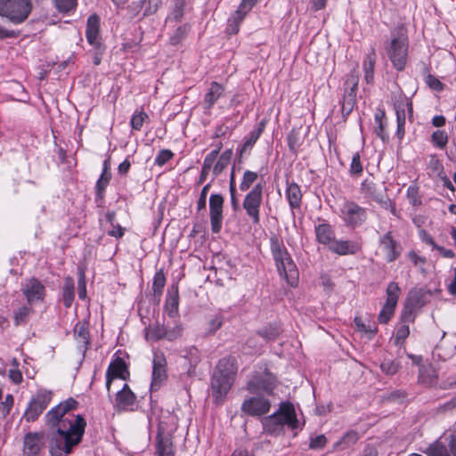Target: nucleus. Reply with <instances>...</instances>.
Masks as SVG:
<instances>
[{
	"mask_svg": "<svg viewBox=\"0 0 456 456\" xmlns=\"http://www.w3.org/2000/svg\"><path fill=\"white\" fill-rule=\"evenodd\" d=\"M224 88L217 82H212L208 91L206 93L203 100V106L205 110H209L218 99L224 94Z\"/></svg>",
	"mask_w": 456,
	"mask_h": 456,
	"instance_id": "393cba45",
	"label": "nucleus"
},
{
	"mask_svg": "<svg viewBox=\"0 0 456 456\" xmlns=\"http://www.w3.org/2000/svg\"><path fill=\"white\" fill-rule=\"evenodd\" d=\"M410 334L409 326L406 324H403L396 330V334L395 338V344L396 346H401L403 344L404 340L408 338Z\"/></svg>",
	"mask_w": 456,
	"mask_h": 456,
	"instance_id": "864d4df0",
	"label": "nucleus"
},
{
	"mask_svg": "<svg viewBox=\"0 0 456 456\" xmlns=\"http://www.w3.org/2000/svg\"><path fill=\"white\" fill-rule=\"evenodd\" d=\"M135 402L136 395L127 384H124L122 388L116 394L114 408L118 411H133Z\"/></svg>",
	"mask_w": 456,
	"mask_h": 456,
	"instance_id": "aec40b11",
	"label": "nucleus"
},
{
	"mask_svg": "<svg viewBox=\"0 0 456 456\" xmlns=\"http://www.w3.org/2000/svg\"><path fill=\"white\" fill-rule=\"evenodd\" d=\"M18 37V33L14 30H10L0 25V40L6 38H15Z\"/></svg>",
	"mask_w": 456,
	"mask_h": 456,
	"instance_id": "774afa93",
	"label": "nucleus"
},
{
	"mask_svg": "<svg viewBox=\"0 0 456 456\" xmlns=\"http://www.w3.org/2000/svg\"><path fill=\"white\" fill-rule=\"evenodd\" d=\"M224 198L220 194H212L209 198L211 230L218 233L222 228Z\"/></svg>",
	"mask_w": 456,
	"mask_h": 456,
	"instance_id": "f3484780",
	"label": "nucleus"
},
{
	"mask_svg": "<svg viewBox=\"0 0 456 456\" xmlns=\"http://www.w3.org/2000/svg\"><path fill=\"white\" fill-rule=\"evenodd\" d=\"M361 192L364 198L376 201L382 208L389 209L393 215H395V208L387 197L386 189L382 186H378L371 180L365 179L361 184Z\"/></svg>",
	"mask_w": 456,
	"mask_h": 456,
	"instance_id": "6e6552de",
	"label": "nucleus"
},
{
	"mask_svg": "<svg viewBox=\"0 0 456 456\" xmlns=\"http://www.w3.org/2000/svg\"><path fill=\"white\" fill-rule=\"evenodd\" d=\"M380 368L387 375H394L398 371L399 364L395 361L387 360L381 363Z\"/></svg>",
	"mask_w": 456,
	"mask_h": 456,
	"instance_id": "13d9d810",
	"label": "nucleus"
},
{
	"mask_svg": "<svg viewBox=\"0 0 456 456\" xmlns=\"http://www.w3.org/2000/svg\"><path fill=\"white\" fill-rule=\"evenodd\" d=\"M281 329L277 325H269L258 331V334L265 340H274L279 337Z\"/></svg>",
	"mask_w": 456,
	"mask_h": 456,
	"instance_id": "c03bdc74",
	"label": "nucleus"
},
{
	"mask_svg": "<svg viewBox=\"0 0 456 456\" xmlns=\"http://www.w3.org/2000/svg\"><path fill=\"white\" fill-rule=\"evenodd\" d=\"M31 11V0H0V16L6 18L12 24L24 22Z\"/></svg>",
	"mask_w": 456,
	"mask_h": 456,
	"instance_id": "0eeeda50",
	"label": "nucleus"
},
{
	"mask_svg": "<svg viewBox=\"0 0 456 456\" xmlns=\"http://www.w3.org/2000/svg\"><path fill=\"white\" fill-rule=\"evenodd\" d=\"M265 126V122L262 120L258 124V126L249 133L248 138L246 139L244 144L240 149V155L245 153L247 151H250L253 148L254 144L256 142V141L259 139L260 135L264 132Z\"/></svg>",
	"mask_w": 456,
	"mask_h": 456,
	"instance_id": "2f4dec72",
	"label": "nucleus"
},
{
	"mask_svg": "<svg viewBox=\"0 0 456 456\" xmlns=\"http://www.w3.org/2000/svg\"><path fill=\"white\" fill-rule=\"evenodd\" d=\"M262 424L265 432L274 436L281 434L286 425L292 430L297 429L298 419L293 404L290 403H281L276 412L262 419Z\"/></svg>",
	"mask_w": 456,
	"mask_h": 456,
	"instance_id": "7ed1b4c3",
	"label": "nucleus"
},
{
	"mask_svg": "<svg viewBox=\"0 0 456 456\" xmlns=\"http://www.w3.org/2000/svg\"><path fill=\"white\" fill-rule=\"evenodd\" d=\"M271 250L280 276L289 286L296 287L298 282L297 268L284 245L276 237L271 239Z\"/></svg>",
	"mask_w": 456,
	"mask_h": 456,
	"instance_id": "20e7f679",
	"label": "nucleus"
},
{
	"mask_svg": "<svg viewBox=\"0 0 456 456\" xmlns=\"http://www.w3.org/2000/svg\"><path fill=\"white\" fill-rule=\"evenodd\" d=\"M359 439V435L355 431H348L344 436L335 444V447L341 450L346 449L351 445L354 444Z\"/></svg>",
	"mask_w": 456,
	"mask_h": 456,
	"instance_id": "4c0bfd02",
	"label": "nucleus"
},
{
	"mask_svg": "<svg viewBox=\"0 0 456 456\" xmlns=\"http://www.w3.org/2000/svg\"><path fill=\"white\" fill-rule=\"evenodd\" d=\"M268 396L261 394L247 396L241 403V412L250 417H260L268 413L271 409V402Z\"/></svg>",
	"mask_w": 456,
	"mask_h": 456,
	"instance_id": "1a4fd4ad",
	"label": "nucleus"
},
{
	"mask_svg": "<svg viewBox=\"0 0 456 456\" xmlns=\"http://www.w3.org/2000/svg\"><path fill=\"white\" fill-rule=\"evenodd\" d=\"M185 5L186 0H173V7L167 20L180 21L183 17Z\"/></svg>",
	"mask_w": 456,
	"mask_h": 456,
	"instance_id": "f704fd0d",
	"label": "nucleus"
},
{
	"mask_svg": "<svg viewBox=\"0 0 456 456\" xmlns=\"http://www.w3.org/2000/svg\"><path fill=\"white\" fill-rule=\"evenodd\" d=\"M426 83L431 89L436 92H440L444 88L441 81L433 75H428L426 77Z\"/></svg>",
	"mask_w": 456,
	"mask_h": 456,
	"instance_id": "338daca9",
	"label": "nucleus"
},
{
	"mask_svg": "<svg viewBox=\"0 0 456 456\" xmlns=\"http://www.w3.org/2000/svg\"><path fill=\"white\" fill-rule=\"evenodd\" d=\"M232 156V150L224 151L219 157L217 162L213 167V173L216 176L220 175L230 164L231 159Z\"/></svg>",
	"mask_w": 456,
	"mask_h": 456,
	"instance_id": "c9c22d12",
	"label": "nucleus"
},
{
	"mask_svg": "<svg viewBox=\"0 0 456 456\" xmlns=\"http://www.w3.org/2000/svg\"><path fill=\"white\" fill-rule=\"evenodd\" d=\"M360 245L352 240H336L330 245L329 249L339 256L354 255L360 250Z\"/></svg>",
	"mask_w": 456,
	"mask_h": 456,
	"instance_id": "b1692460",
	"label": "nucleus"
},
{
	"mask_svg": "<svg viewBox=\"0 0 456 456\" xmlns=\"http://www.w3.org/2000/svg\"><path fill=\"white\" fill-rule=\"evenodd\" d=\"M166 338L167 340H175L182 336L183 328L180 324H175L173 327L166 326Z\"/></svg>",
	"mask_w": 456,
	"mask_h": 456,
	"instance_id": "4d7b16f0",
	"label": "nucleus"
},
{
	"mask_svg": "<svg viewBox=\"0 0 456 456\" xmlns=\"http://www.w3.org/2000/svg\"><path fill=\"white\" fill-rule=\"evenodd\" d=\"M145 5V0L133 1L128 6L127 11L132 18L137 16L143 6Z\"/></svg>",
	"mask_w": 456,
	"mask_h": 456,
	"instance_id": "0e129e2a",
	"label": "nucleus"
},
{
	"mask_svg": "<svg viewBox=\"0 0 456 456\" xmlns=\"http://www.w3.org/2000/svg\"><path fill=\"white\" fill-rule=\"evenodd\" d=\"M257 173L246 170L243 174L242 181L240 184V190L245 191L250 188V186L257 179Z\"/></svg>",
	"mask_w": 456,
	"mask_h": 456,
	"instance_id": "49530a36",
	"label": "nucleus"
},
{
	"mask_svg": "<svg viewBox=\"0 0 456 456\" xmlns=\"http://www.w3.org/2000/svg\"><path fill=\"white\" fill-rule=\"evenodd\" d=\"M327 444V438L324 435H318L312 437L309 444V448L312 450L322 449Z\"/></svg>",
	"mask_w": 456,
	"mask_h": 456,
	"instance_id": "e2e57ef3",
	"label": "nucleus"
},
{
	"mask_svg": "<svg viewBox=\"0 0 456 456\" xmlns=\"http://www.w3.org/2000/svg\"><path fill=\"white\" fill-rule=\"evenodd\" d=\"M425 453L428 456H452L448 449L439 442L430 444Z\"/></svg>",
	"mask_w": 456,
	"mask_h": 456,
	"instance_id": "ea45409f",
	"label": "nucleus"
},
{
	"mask_svg": "<svg viewBox=\"0 0 456 456\" xmlns=\"http://www.w3.org/2000/svg\"><path fill=\"white\" fill-rule=\"evenodd\" d=\"M145 9L143 12V16H149L154 14L158 9L161 6V0H145Z\"/></svg>",
	"mask_w": 456,
	"mask_h": 456,
	"instance_id": "bf43d9fd",
	"label": "nucleus"
},
{
	"mask_svg": "<svg viewBox=\"0 0 456 456\" xmlns=\"http://www.w3.org/2000/svg\"><path fill=\"white\" fill-rule=\"evenodd\" d=\"M149 117L146 112L139 111L135 112L131 118L130 124L134 130H141L144 121L148 119Z\"/></svg>",
	"mask_w": 456,
	"mask_h": 456,
	"instance_id": "8fccbe9b",
	"label": "nucleus"
},
{
	"mask_svg": "<svg viewBox=\"0 0 456 456\" xmlns=\"http://www.w3.org/2000/svg\"><path fill=\"white\" fill-rule=\"evenodd\" d=\"M210 189V183L206 184L200 192V198L197 201V209L198 211H200L202 209H206L207 206V195Z\"/></svg>",
	"mask_w": 456,
	"mask_h": 456,
	"instance_id": "69168bd1",
	"label": "nucleus"
},
{
	"mask_svg": "<svg viewBox=\"0 0 456 456\" xmlns=\"http://www.w3.org/2000/svg\"><path fill=\"white\" fill-rule=\"evenodd\" d=\"M263 200V186L256 184L244 198L242 207L254 224L260 222V207Z\"/></svg>",
	"mask_w": 456,
	"mask_h": 456,
	"instance_id": "9d476101",
	"label": "nucleus"
},
{
	"mask_svg": "<svg viewBox=\"0 0 456 456\" xmlns=\"http://www.w3.org/2000/svg\"><path fill=\"white\" fill-rule=\"evenodd\" d=\"M362 172V166L361 163V156L359 152L353 155L352 162L350 165V173L352 175H360Z\"/></svg>",
	"mask_w": 456,
	"mask_h": 456,
	"instance_id": "680f3d73",
	"label": "nucleus"
},
{
	"mask_svg": "<svg viewBox=\"0 0 456 456\" xmlns=\"http://www.w3.org/2000/svg\"><path fill=\"white\" fill-rule=\"evenodd\" d=\"M358 77L354 73H351L347 76L346 80L345 82V94L344 98L350 101H356V93L358 88Z\"/></svg>",
	"mask_w": 456,
	"mask_h": 456,
	"instance_id": "473e14b6",
	"label": "nucleus"
},
{
	"mask_svg": "<svg viewBox=\"0 0 456 456\" xmlns=\"http://www.w3.org/2000/svg\"><path fill=\"white\" fill-rule=\"evenodd\" d=\"M86 37L87 42L97 51L103 50L100 35V18L95 13L90 15L87 19Z\"/></svg>",
	"mask_w": 456,
	"mask_h": 456,
	"instance_id": "6ab92c4d",
	"label": "nucleus"
},
{
	"mask_svg": "<svg viewBox=\"0 0 456 456\" xmlns=\"http://www.w3.org/2000/svg\"><path fill=\"white\" fill-rule=\"evenodd\" d=\"M341 218L346 226L358 227L367 219L366 209L353 201H346L341 208Z\"/></svg>",
	"mask_w": 456,
	"mask_h": 456,
	"instance_id": "f8f14e48",
	"label": "nucleus"
},
{
	"mask_svg": "<svg viewBox=\"0 0 456 456\" xmlns=\"http://www.w3.org/2000/svg\"><path fill=\"white\" fill-rule=\"evenodd\" d=\"M287 141L290 151L296 152L304 141V137L301 134V129L293 128L288 134Z\"/></svg>",
	"mask_w": 456,
	"mask_h": 456,
	"instance_id": "e433bc0d",
	"label": "nucleus"
},
{
	"mask_svg": "<svg viewBox=\"0 0 456 456\" xmlns=\"http://www.w3.org/2000/svg\"><path fill=\"white\" fill-rule=\"evenodd\" d=\"M424 293L421 289L411 290L408 295L406 310L403 314V322H413V311L419 309L424 305Z\"/></svg>",
	"mask_w": 456,
	"mask_h": 456,
	"instance_id": "4be33fe9",
	"label": "nucleus"
},
{
	"mask_svg": "<svg viewBox=\"0 0 456 456\" xmlns=\"http://www.w3.org/2000/svg\"><path fill=\"white\" fill-rule=\"evenodd\" d=\"M277 387V379L266 368L255 370L246 384V389L251 394L273 395Z\"/></svg>",
	"mask_w": 456,
	"mask_h": 456,
	"instance_id": "423d86ee",
	"label": "nucleus"
},
{
	"mask_svg": "<svg viewBox=\"0 0 456 456\" xmlns=\"http://www.w3.org/2000/svg\"><path fill=\"white\" fill-rule=\"evenodd\" d=\"M237 371L238 366L234 357H224L218 362L211 379L212 396L215 403H224L233 385Z\"/></svg>",
	"mask_w": 456,
	"mask_h": 456,
	"instance_id": "f03ea898",
	"label": "nucleus"
},
{
	"mask_svg": "<svg viewBox=\"0 0 456 456\" xmlns=\"http://www.w3.org/2000/svg\"><path fill=\"white\" fill-rule=\"evenodd\" d=\"M49 401L50 397L46 394H38L33 397L24 413L26 420L35 421L47 407Z\"/></svg>",
	"mask_w": 456,
	"mask_h": 456,
	"instance_id": "412c9836",
	"label": "nucleus"
},
{
	"mask_svg": "<svg viewBox=\"0 0 456 456\" xmlns=\"http://www.w3.org/2000/svg\"><path fill=\"white\" fill-rule=\"evenodd\" d=\"M166 326L157 324L156 326H153L152 328L146 330V338L153 341H157L161 338H166Z\"/></svg>",
	"mask_w": 456,
	"mask_h": 456,
	"instance_id": "a19ab883",
	"label": "nucleus"
},
{
	"mask_svg": "<svg viewBox=\"0 0 456 456\" xmlns=\"http://www.w3.org/2000/svg\"><path fill=\"white\" fill-rule=\"evenodd\" d=\"M77 407V402L69 398L49 411L45 415L49 430L26 433L21 456H45L47 448L51 456H69L82 441L86 426L81 415L71 412Z\"/></svg>",
	"mask_w": 456,
	"mask_h": 456,
	"instance_id": "f257e3e1",
	"label": "nucleus"
},
{
	"mask_svg": "<svg viewBox=\"0 0 456 456\" xmlns=\"http://www.w3.org/2000/svg\"><path fill=\"white\" fill-rule=\"evenodd\" d=\"M13 403H14V399L11 394L7 395L5 396L4 401L0 403V413L4 418H5L7 415H9V413L13 406Z\"/></svg>",
	"mask_w": 456,
	"mask_h": 456,
	"instance_id": "6e6d98bb",
	"label": "nucleus"
},
{
	"mask_svg": "<svg viewBox=\"0 0 456 456\" xmlns=\"http://www.w3.org/2000/svg\"><path fill=\"white\" fill-rule=\"evenodd\" d=\"M400 288L395 281H391L387 288V300L379 314V322L387 323L392 317L400 295Z\"/></svg>",
	"mask_w": 456,
	"mask_h": 456,
	"instance_id": "ddd939ff",
	"label": "nucleus"
},
{
	"mask_svg": "<svg viewBox=\"0 0 456 456\" xmlns=\"http://www.w3.org/2000/svg\"><path fill=\"white\" fill-rule=\"evenodd\" d=\"M407 198L410 203L413 206L421 205L420 196L419 194V189L415 185H411L407 189Z\"/></svg>",
	"mask_w": 456,
	"mask_h": 456,
	"instance_id": "5fc2aeb1",
	"label": "nucleus"
},
{
	"mask_svg": "<svg viewBox=\"0 0 456 456\" xmlns=\"http://www.w3.org/2000/svg\"><path fill=\"white\" fill-rule=\"evenodd\" d=\"M129 376V371L125 361L117 357L110 364L106 371V389L108 393L110 392V387L114 379H119L126 380Z\"/></svg>",
	"mask_w": 456,
	"mask_h": 456,
	"instance_id": "dca6fc26",
	"label": "nucleus"
},
{
	"mask_svg": "<svg viewBox=\"0 0 456 456\" xmlns=\"http://www.w3.org/2000/svg\"><path fill=\"white\" fill-rule=\"evenodd\" d=\"M21 291L28 305H33L45 300L46 290L42 282L31 278L21 285Z\"/></svg>",
	"mask_w": 456,
	"mask_h": 456,
	"instance_id": "4468645a",
	"label": "nucleus"
},
{
	"mask_svg": "<svg viewBox=\"0 0 456 456\" xmlns=\"http://www.w3.org/2000/svg\"><path fill=\"white\" fill-rule=\"evenodd\" d=\"M156 440L157 456H174L171 436L164 433L160 426L158 428Z\"/></svg>",
	"mask_w": 456,
	"mask_h": 456,
	"instance_id": "5701e85b",
	"label": "nucleus"
},
{
	"mask_svg": "<svg viewBox=\"0 0 456 456\" xmlns=\"http://www.w3.org/2000/svg\"><path fill=\"white\" fill-rule=\"evenodd\" d=\"M111 179L110 173V159H107L103 161L102 172L96 182V195L98 198L102 199L104 195V191L106 187L108 186L110 181Z\"/></svg>",
	"mask_w": 456,
	"mask_h": 456,
	"instance_id": "a878e982",
	"label": "nucleus"
},
{
	"mask_svg": "<svg viewBox=\"0 0 456 456\" xmlns=\"http://www.w3.org/2000/svg\"><path fill=\"white\" fill-rule=\"evenodd\" d=\"M376 63V53L374 49L366 54L362 68L364 71V79L366 83L371 84L374 80V67Z\"/></svg>",
	"mask_w": 456,
	"mask_h": 456,
	"instance_id": "7c9ffc66",
	"label": "nucleus"
},
{
	"mask_svg": "<svg viewBox=\"0 0 456 456\" xmlns=\"http://www.w3.org/2000/svg\"><path fill=\"white\" fill-rule=\"evenodd\" d=\"M374 120L377 125L374 129L376 135L379 137L383 142L387 141L388 136L386 133L387 119L384 110H379L375 113Z\"/></svg>",
	"mask_w": 456,
	"mask_h": 456,
	"instance_id": "72a5a7b5",
	"label": "nucleus"
},
{
	"mask_svg": "<svg viewBox=\"0 0 456 456\" xmlns=\"http://www.w3.org/2000/svg\"><path fill=\"white\" fill-rule=\"evenodd\" d=\"M173 156L174 153L170 150H161L155 158V164L162 167L169 161Z\"/></svg>",
	"mask_w": 456,
	"mask_h": 456,
	"instance_id": "052dcab7",
	"label": "nucleus"
},
{
	"mask_svg": "<svg viewBox=\"0 0 456 456\" xmlns=\"http://www.w3.org/2000/svg\"><path fill=\"white\" fill-rule=\"evenodd\" d=\"M152 380L151 388L158 390L167 379V360L162 352H155L152 361Z\"/></svg>",
	"mask_w": 456,
	"mask_h": 456,
	"instance_id": "2eb2a0df",
	"label": "nucleus"
},
{
	"mask_svg": "<svg viewBox=\"0 0 456 456\" xmlns=\"http://www.w3.org/2000/svg\"><path fill=\"white\" fill-rule=\"evenodd\" d=\"M63 305L69 308L71 306L74 300V285L72 281H68L62 289Z\"/></svg>",
	"mask_w": 456,
	"mask_h": 456,
	"instance_id": "37998d69",
	"label": "nucleus"
},
{
	"mask_svg": "<svg viewBox=\"0 0 456 456\" xmlns=\"http://www.w3.org/2000/svg\"><path fill=\"white\" fill-rule=\"evenodd\" d=\"M403 247L395 240L392 235V232H387L379 237V251L376 255L380 254L387 263L395 262L402 254Z\"/></svg>",
	"mask_w": 456,
	"mask_h": 456,
	"instance_id": "9b49d317",
	"label": "nucleus"
},
{
	"mask_svg": "<svg viewBox=\"0 0 456 456\" xmlns=\"http://www.w3.org/2000/svg\"><path fill=\"white\" fill-rule=\"evenodd\" d=\"M395 107L396 119H399V118L401 119V118L403 120L406 119V114H405L406 108L408 109L409 114L410 115L412 114V104L409 101H406L405 102H398L395 104Z\"/></svg>",
	"mask_w": 456,
	"mask_h": 456,
	"instance_id": "3c124183",
	"label": "nucleus"
},
{
	"mask_svg": "<svg viewBox=\"0 0 456 456\" xmlns=\"http://www.w3.org/2000/svg\"><path fill=\"white\" fill-rule=\"evenodd\" d=\"M166 284V277L164 274L163 270H159L156 272L154 278H153V284H152V289L154 296L157 297L159 299L160 296L162 295L163 289Z\"/></svg>",
	"mask_w": 456,
	"mask_h": 456,
	"instance_id": "58836bf2",
	"label": "nucleus"
},
{
	"mask_svg": "<svg viewBox=\"0 0 456 456\" xmlns=\"http://www.w3.org/2000/svg\"><path fill=\"white\" fill-rule=\"evenodd\" d=\"M179 295L177 286L168 290L165 304V309L170 317H175L178 314Z\"/></svg>",
	"mask_w": 456,
	"mask_h": 456,
	"instance_id": "c756f323",
	"label": "nucleus"
},
{
	"mask_svg": "<svg viewBox=\"0 0 456 456\" xmlns=\"http://www.w3.org/2000/svg\"><path fill=\"white\" fill-rule=\"evenodd\" d=\"M55 7L61 12H69L77 7V0H53Z\"/></svg>",
	"mask_w": 456,
	"mask_h": 456,
	"instance_id": "09e8293b",
	"label": "nucleus"
},
{
	"mask_svg": "<svg viewBox=\"0 0 456 456\" xmlns=\"http://www.w3.org/2000/svg\"><path fill=\"white\" fill-rule=\"evenodd\" d=\"M387 54L397 70L404 69L408 55V37L403 27H399L392 32Z\"/></svg>",
	"mask_w": 456,
	"mask_h": 456,
	"instance_id": "39448f33",
	"label": "nucleus"
},
{
	"mask_svg": "<svg viewBox=\"0 0 456 456\" xmlns=\"http://www.w3.org/2000/svg\"><path fill=\"white\" fill-rule=\"evenodd\" d=\"M354 322L358 330L369 334L370 338L373 337L378 331V328L376 327V325H366L360 317H355Z\"/></svg>",
	"mask_w": 456,
	"mask_h": 456,
	"instance_id": "603ef678",
	"label": "nucleus"
},
{
	"mask_svg": "<svg viewBox=\"0 0 456 456\" xmlns=\"http://www.w3.org/2000/svg\"><path fill=\"white\" fill-rule=\"evenodd\" d=\"M32 308L28 305L20 307L14 314V323L15 325L25 324L32 313Z\"/></svg>",
	"mask_w": 456,
	"mask_h": 456,
	"instance_id": "79ce46f5",
	"label": "nucleus"
},
{
	"mask_svg": "<svg viewBox=\"0 0 456 456\" xmlns=\"http://www.w3.org/2000/svg\"><path fill=\"white\" fill-rule=\"evenodd\" d=\"M302 191L300 186L292 182L288 183L286 189V198L292 209L300 208L302 202Z\"/></svg>",
	"mask_w": 456,
	"mask_h": 456,
	"instance_id": "cd10ccee",
	"label": "nucleus"
},
{
	"mask_svg": "<svg viewBox=\"0 0 456 456\" xmlns=\"http://www.w3.org/2000/svg\"><path fill=\"white\" fill-rule=\"evenodd\" d=\"M256 4V0H242L238 9L228 20L227 30L229 34H237L240 29V24L244 20L248 12Z\"/></svg>",
	"mask_w": 456,
	"mask_h": 456,
	"instance_id": "a211bd4d",
	"label": "nucleus"
},
{
	"mask_svg": "<svg viewBox=\"0 0 456 456\" xmlns=\"http://www.w3.org/2000/svg\"><path fill=\"white\" fill-rule=\"evenodd\" d=\"M190 25L183 24L176 28L175 33L170 37V43L174 45H178L189 33Z\"/></svg>",
	"mask_w": 456,
	"mask_h": 456,
	"instance_id": "a18cd8bd",
	"label": "nucleus"
},
{
	"mask_svg": "<svg viewBox=\"0 0 456 456\" xmlns=\"http://www.w3.org/2000/svg\"><path fill=\"white\" fill-rule=\"evenodd\" d=\"M315 236L319 243L330 245L335 240V232L330 224L322 223L315 226Z\"/></svg>",
	"mask_w": 456,
	"mask_h": 456,
	"instance_id": "bb28decb",
	"label": "nucleus"
},
{
	"mask_svg": "<svg viewBox=\"0 0 456 456\" xmlns=\"http://www.w3.org/2000/svg\"><path fill=\"white\" fill-rule=\"evenodd\" d=\"M74 337L77 344L84 347V350L87 349L90 344V335L88 330V323L86 322H78L74 327Z\"/></svg>",
	"mask_w": 456,
	"mask_h": 456,
	"instance_id": "c85d7f7f",
	"label": "nucleus"
},
{
	"mask_svg": "<svg viewBox=\"0 0 456 456\" xmlns=\"http://www.w3.org/2000/svg\"><path fill=\"white\" fill-rule=\"evenodd\" d=\"M432 142L440 149L445 148L448 142V135L443 130H436L432 134Z\"/></svg>",
	"mask_w": 456,
	"mask_h": 456,
	"instance_id": "de8ad7c7",
	"label": "nucleus"
}]
</instances>
